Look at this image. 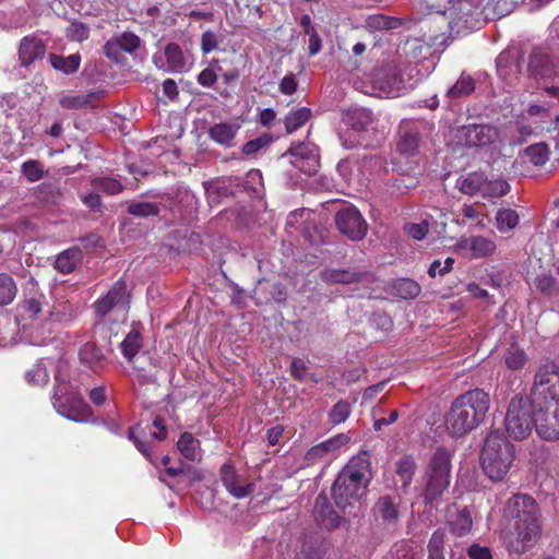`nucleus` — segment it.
<instances>
[{
	"instance_id": "1",
	"label": "nucleus",
	"mask_w": 559,
	"mask_h": 559,
	"mask_svg": "<svg viewBox=\"0 0 559 559\" xmlns=\"http://www.w3.org/2000/svg\"><path fill=\"white\" fill-rule=\"evenodd\" d=\"M508 525L502 531L503 543L510 554H524L539 539L542 514L534 498L526 493H515L504 506Z\"/></svg>"
},
{
	"instance_id": "2",
	"label": "nucleus",
	"mask_w": 559,
	"mask_h": 559,
	"mask_svg": "<svg viewBox=\"0 0 559 559\" xmlns=\"http://www.w3.org/2000/svg\"><path fill=\"white\" fill-rule=\"evenodd\" d=\"M371 463L367 452L353 456L341 469L332 486V497L342 511L359 507L371 481Z\"/></svg>"
},
{
	"instance_id": "3",
	"label": "nucleus",
	"mask_w": 559,
	"mask_h": 559,
	"mask_svg": "<svg viewBox=\"0 0 559 559\" xmlns=\"http://www.w3.org/2000/svg\"><path fill=\"white\" fill-rule=\"evenodd\" d=\"M489 408L490 396L481 389L460 394L445 417L447 431L457 438L466 436L485 420Z\"/></svg>"
},
{
	"instance_id": "4",
	"label": "nucleus",
	"mask_w": 559,
	"mask_h": 559,
	"mask_svg": "<svg viewBox=\"0 0 559 559\" xmlns=\"http://www.w3.org/2000/svg\"><path fill=\"white\" fill-rule=\"evenodd\" d=\"M515 448L499 430L488 433L485 439L480 463L484 473L493 481L502 480L513 465Z\"/></svg>"
},
{
	"instance_id": "5",
	"label": "nucleus",
	"mask_w": 559,
	"mask_h": 559,
	"mask_svg": "<svg viewBox=\"0 0 559 559\" xmlns=\"http://www.w3.org/2000/svg\"><path fill=\"white\" fill-rule=\"evenodd\" d=\"M56 380L58 384L53 394V407L63 417L76 421L85 423L90 419L92 411L83 397L76 393H69L66 384V377L63 374V367L59 366Z\"/></svg>"
},
{
	"instance_id": "6",
	"label": "nucleus",
	"mask_w": 559,
	"mask_h": 559,
	"mask_svg": "<svg viewBox=\"0 0 559 559\" xmlns=\"http://www.w3.org/2000/svg\"><path fill=\"white\" fill-rule=\"evenodd\" d=\"M535 414L536 407L527 396L512 397L504 418L508 435L515 440L526 439L535 428Z\"/></svg>"
},
{
	"instance_id": "7",
	"label": "nucleus",
	"mask_w": 559,
	"mask_h": 559,
	"mask_svg": "<svg viewBox=\"0 0 559 559\" xmlns=\"http://www.w3.org/2000/svg\"><path fill=\"white\" fill-rule=\"evenodd\" d=\"M451 455L444 448H439L432 455L426 471L427 485L423 492L427 502H433L450 485Z\"/></svg>"
},
{
	"instance_id": "8",
	"label": "nucleus",
	"mask_w": 559,
	"mask_h": 559,
	"mask_svg": "<svg viewBox=\"0 0 559 559\" xmlns=\"http://www.w3.org/2000/svg\"><path fill=\"white\" fill-rule=\"evenodd\" d=\"M94 310L98 318L94 325V334L103 335L106 332V317L110 313L120 314L126 319L128 311L127 284L123 281H117L107 295L94 304Z\"/></svg>"
},
{
	"instance_id": "9",
	"label": "nucleus",
	"mask_w": 559,
	"mask_h": 559,
	"mask_svg": "<svg viewBox=\"0 0 559 559\" xmlns=\"http://www.w3.org/2000/svg\"><path fill=\"white\" fill-rule=\"evenodd\" d=\"M528 399L535 406L559 403V371L554 362H546L538 369Z\"/></svg>"
},
{
	"instance_id": "10",
	"label": "nucleus",
	"mask_w": 559,
	"mask_h": 559,
	"mask_svg": "<svg viewBox=\"0 0 559 559\" xmlns=\"http://www.w3.org/2000/svg\"><path fill=\"white\" fill-rule=\"evenodd\" d=\"M408 86L400 73L393 69H380L376 71L364 92L378 97H399L405 94Z\"/></svg>"
},
{
	"instance_id": "11",
	"label": "nucleus",
	"mask_w": 559,
	"mask_h": 559,
	"mask_svg": "<svg viewBox=\"0 0 559 559\" xmlns=\"http://www.w3.org/2000/svg\"><path fill=\"white\" fill-rule=\"evenodd\" d=\"M148 428V432L141 426V424H136L129 429V439L133 442L134 447L151 462H153V447L148 441V437L151 439L163 441L167 437V429L164 424V420L160 417H156L152 425Z\"/></svg>"
},
{
	"instance_id": "12",
	"label": "nucleus",
	"mask_w": 559,
	"mask_h": 559,
	"mask_svg": "<svg viewBox=\"0 0 559 559\" xmlns=\"http://www.w3.org/2000/svg\"><path fill=\"white\" fill-rule=\"evenodd\" d=\"M535 430L546 441L559 439V403L550 402V405L535 406Z\"/></svg>"
},
{
	"instance_id": "13",
	"label": "nucleus",
	"mask_w": 559,
	"mask_h": 559,
	"mask_svg": "<svg viewBox=\"0 0 559 559\" xmlns=\"http://www.w3.org/2000/svg\"><path fill=\"white\" fill-rule=\"evenodd\" d=\"M335 224L340 233L352 240L362 239L368 229V225L360 212L354 206H345L335 215Z\"/></svg>"
},
{
	"instance_id": "14",
	"label": "nucleus",
	"mask_w": 559,
	"mask_h": 559,
	"mask_svg": "<svg viewBox=\"0 0 559 559\" xmlns=\"http://www.w3.org/2000/svg\"><path fill=\"white\" fill-rule=\"evenodd\" d=\"M459 142L465 146H485L498 138L496 128L487 124L463 126L456 131Z\"/></svg>"
},
{
	"instance_id": "15",
	"label": "nucleus",
	"mask_w": 559,
	"mask_h": 559,
	"mask_svg": "<svg viewBox=\"0 0 559 559\" xmlns=\"http://www.w3.org/2000/svg\"><path fill=\"white\" fill-rule=\"evenodd\" d=\"M496 243L484 236L462 237L455 245V252L472 258L481 259L491 255L496 251Z\"/></svg>"
},
{
	"instance_id": "16",
	"label": "nucleus",
	"mask_w": 559,
	"mask_h": 559,
	"mask_svg": "<svg viewBox=\"0 0 559 559\" xmlns=\"http://www.w3.org/2000/svg\"><path fill=\"white\" fill-rule=\"evenodd\" d=\"M292 164L300 171L311 175L319 167L317 148L309 143H298L290 147Z\"/></svg>"
},
{
	"instance_id": "17",
	"label": "nucleus",
	"mask_w": 559,
	"mask_h": 559,
	"mask_svg": "<svg viewBox=\"0 0 559 559\" xmlns=\"http://www.w3.org/2000/svg\"><path fill=\"white\" fill-rule=\"evenodd\" d=\"M221 479L226 490L235 498L242 499L252 493L253 483H245L242 475L229 465L224 464L221 468Z\"/></svg>"
},
{
	"instance_id": "18",
	"label": "nucleus",
	"mask_w": 559,
	"mask_h": 559,
	"mask_svg": "<svg viewBox=\"0 0 559 559\" xmlns=\"http://www.w3.org/2000/svg\"><path fill=\"white\" fill-rule=\"evenodd\" d=\"M313 515L318 524L326 530H334L341 523V516L333 509L324 492L316 498Z\"/></svg>"
},
{
	"instance_id": "19",
	"label": "nucleus",
	"mask_w": 559,
	"mask_h": 559,
	"mask_svg": "<svg viewBox=\"0 0 559 559\" xmlns=\"http://www.w3.org/2000/svg\"><path fill=\"white\" fill-rule=\"evenodd\" d=\"M531 75L540 79H554L559 75V62H555L547 53L534 52L530 57Z\"/></svg>"
},
{
	"instance_id": "20",
	"label": "nucleus",
	"mask_w": 559,
	"mask_h": 559,
	"mask_svg": "<svg viewBox=\"0 0 559 559\" xmlns=\"http://www.w3.org/2000/svg\"><path fill=\"white\" fill-rule=\"evenodd\" d=\"M377 521L385 525H395L400 518L399 498L389 495L381 496L372 508Z\"/></svg>"
},
{
	"instance_id": "21",
	"label": "nucleus",
	"mask_w": 559,
	"mask_h": 559,
	"mask_svg": "<svg viewBox=\"0 0 559 559\" xmlns=\"http://www.w3.org/2000/svg\"><path fill=\"white\" fill-rule=\"evenodd\" d=\"M420 136L412 122L404 121L400 127L397 151L405 156H414L419 152Z\"/></svg>"
},
{
	"instance_id": "22",
	"label": "nucleus",
	"mask_w": 559,
	"mask_h": 559,
	"mask_svg": "<svg viewBox=\"0 0 559 559\" xmlns=\"http://www.w3.org/2000/svg\"><path fill=\"white\" fill-rule=\"evenodd\" d=\"M45 52L46 47L41 39L35 36H26L21 40L19 58L22 66L27 67L37 59H41Z\"/></svg>"
},
{
	"instance_id": "23",
	"label": "nucleus",
	"mask_w": 559,
	"mask_h": 559,
	"mask_svg": "<svg viewBox=\"0 0 559 559\" xmlns=\"http://www.w3.org/2000/svg\"><path fill=\"white\" fill-rule=\"evenodd\" d=\"M349 438L343 433L332 437L309 449L308 452L306 453V460L309 463L313 464L323 459L324 456H326L329 453H332L340 449L341 447L347 444Z\"/></svg>"
},
{
	"instance_id": "24",
	"label": "nucleus",
	"mask_w": 559,
	"mask_h": 559,
	"mask_svg": "<svg viewBox=\"0 0 559 559\" xmlns=\"http://www.w3.org/2000/svg\"><path fill=\"white\" fill-rule=\"evenodd\" d=\"M447 523L450 532L459 537L469 534L473 528V520L466 509L449 510Z\"/></svg>"
},
{
	"instance_id": "25",
	"label": "nucleus",
	"mask_w": 559,
	"mask_h": 559,
	"mask_svg": "<svg viewBox=\"0 0 559 559\" xmlns=\"http://www.w3.org/2000/svg\"><path fill=\"white\" fill-rule=\"evenodd\" d=\"M416 468H417L416 462L409 455L402 456L396 462L395 484L397 485L399 483H401V491L403 493L408 492V488L413 481V477L415 475Z\"/></svg>"
},
{
	"instance_id": "26",
	"label": "nucleus",
	"mask_w": 559,
	"mask_h": 559,
	"mask_svg": "<svg viewBox=\"0 0 559 559\" xmlns=\"http://www.w3.org/2000/svg\"><path fill=\"white\" fill-rule=\"evenodd\" d=\"M140 46V38L133 33H122L120 36L116 37L106 43L105 51L107 57L116 58L115 49L120 48L126 52H133Z\"/></svg>"
},
{
	"instance_id": "27",
	"label": "nucleus",
	"mask_w": 559,
	"mask_h": 559,
	"mask_svg": "<svg viewBox=\"0 0 559 559\" xmlns=\"http://www.w3.org/2000/svg\"><path fill=\"white\" fill-rule=\"evenodd\" d=\"M346 123L355 131H364L373 123V114L367 108H353L345 114Z\"/></svg>"
},
{
	"instance_id": "28",
	"label": "nucleus",
	"mask_w": 559,
	"mask_h": 559,
	"mask_svg": "<svg viewBox=\"0 0 559 559\" xmlns=\"http://www.w3.org/2000/svg\"><path fill=\"white\" fill-rule=\"evenodd\" d=\"M164 53L167 61V71L181 73L190 68L183 57L181 48L177 44H168Z\"/></svg>"
},
{
	"instance_id": "29",
	"label": "nucleus",
	"mask_w": 559,
	"mask_h": 559,
	"mask_svg": "<svg viewBox=\"0 0 559 559\" xmlns=\"http://www.w3.org/2000/svg\"><path fill=\"white\" fill-rule=\"evenodd\" d=\"M177 448L186 460L190 462L201 460L200 442L192 433L183 432L177 442Z\"/></svg>"
},
{
	"instance_id": "30",
	"label": "nucleus",
	"mask_w": 559,
	"mask_h": 559,
	"mask_svg": "<svg viewBox=\"0 0 559 559\" xmlns=\"http://www.w3.org/2000/svg\"><path fill=\"white\" fill-rule=\"evenodd\" d=\"M484 177L483 173H469L457 180V187L461 192L474 197L481 195L484 191Z\"/></svg>"
},
{
	"instance_id": "31",
	"label": "nucleus",
	"mask_w": 559,
	"mask_h": 559,
	"mask_svg": "<svg viewBox=\"0 0 559 559\" xmlns=\"http://www.w3.org/2000/svg\"><path fill=\"white\" fill-rule=\"evenodd\" d=\"M238 130V124L221 122L211 127L209 133L211 139L216 143L230 146Z\"/></svg>"
},
{
	"instance_id": "32",
	"label": "nucleus",
	"mask_w": 559,
	"mask_h": 559,
	"mask_svg": "<svg viewBox=\"0 0 559 559\" xmlns=\"http://www.w3.org/2000/svg\"><path fill=\"white\" fill-rule=\"evenodd\" d=\"M82 260V252L79 248H71L59 253L55 266L61 273L72 272Z\"/></svg>"
},
{
	"instance_id": "33",
	"label": "nucleus",
	"mask_w": 559,
	"mask_h": 559,
	"mask_svg": "<svg viewBox=\"0 0 559 559\" xmlns=\"http://www.w3.org/2000/svg\"><path fill=\"white\" fill-rule=\"evenodd\" d=\"M497 229L504 234L513 230L520 223V216L513 209H499L495 217Z\"/></svg>"
},
{
	"instance_id": "34",
	"label": "nucleus",
	"mask_w": 559,
	"mask_h": 559,
	"mask_svg": "<svg viewBox=\"0 0 559 559\" xmlns=\"http://www.w3.org/2000/svg\"><path fill=\"white\" fill-rule=\"evenodd\" d=\"M99 98V93H88L85 95H63L60 97L59 103L67 109H79L87 106H94V102Z\"/></svg>"
},
{
	"instance_id": "35",
	"label": "nucleus",
	"mask_w": 559,
	"mask_h": 559,
	"mask_svg": "<svg viewBox=\"0 0 559 559\" xmlns=\"http://www.w3.org/2000/svg\"><path fill=\"white\" fill-rule=\"evenodd\" d=\"M393 294L402 299H414L420 294V286L409 278H400L392 286Z\"/></svg>"
},
{
	"instance_id": "36",
	"label": "nucleus",
	"mask_w": 559,
	"mask_h": 559,
	"mask_svg": "<svg viewBox=\"0 0 559 559\" xmlns=\"http://www.w3.org/2000/svg\"><path fill=\"white\" fill-rule=\"evenodd\" d=\"M50 63L53 69L69 74L75 72L79 69L81 63V56L79 53H73L68 57L51 55Z\"/></svg>"
},
{
	"instance_id": "37",
	"label": "nucleus",
	"mask_w": 559,
	"mask_h": 559,
	"mask_svg": "<svg viewBox=\"0 0 559 559\" xmlns=\"http://www.w3.org/2000/svg\"><path fill=\"white\" fill-rule=\"evenodd\" d=\"M510 189V185L504 179L489 180L486 176L484 177L483 198H500L508 194Z\"/></svg>"
},
{
	"instance_id": "38",
	"label": "nucleus",
	"mask_w": 559,
	"mask_h": 559,
	"mask_svg": "<svg viewBox=\"0 0 559 559\" xmlns=\"http://www.w3.org/2000/svg\"><path fill=\"white\" fill-rule=\"evenodd\" d=\"M310 116L311 111L306 107L290 111L285 118V128L287 133H293L304 126L310 119Z\"/></svg>"
},
{
	"instance_id": "39",
	"label": "nucleus",
	"mask_w": 559,
	"mask_h": 559,
	"mask_svg": "<svg viewBox=\"0 0 559 559\" xmlns=\"http://www.w3.org/2000/svg\"><path fill=\"white\" fill-rule=\"evenodd\" d=\"M16 293L17 287L14 280L5 273H0V306L10 305Z\"/></svg>"
},
{
	"instance_id": "40",
	"label": "nucleus",
	"mask_w": 559,
	"mask_h": 559,
	"mask_svg": "<svg viewBox=\"0 0 559 559\" xmlns=\"http://www.w3.org/2000/svg\"><path fill=\"white\" fill-rule=\"evenodd\" d=\"M21 173L28 182H37L47 176L44 165L36 159L25 160L21 165Z\"/></svg>"
},
{
	"instance_id": "41",
	"label": "nucleus",
	"mask_w": 559,
	"mask_h": 559,
	"mask_svg": "<svg viewBox=\"0 0 559 559\" xmlns=\"http://www.w3.org/2000/svg\"><path fill=\"white\" fill-rule=\"evenodd\" d=\"M527 158L536 166H542L549 159V148L546 143H536L525 150Z\"/></svg>"
},
{
	"instance_id": "42",
	"label": "nucleus",
	"mask_w": 559,
	"mask_h": 559,
	"mask_svg": "<svg viewBox=\"0 0 559 559\" xmlns=\"http://www.w3.org/2000/svg\"><path fill=\"white\" fill-rule=\"evenodd\" d=\"M325 277L331 283L352 284L361 281L362 273L346 270H333L326 273Z\"/></svg>"
},
{
	"instance_id": "43",
	"label": "nucleus",
	"mask_w": 559,
	"mask_h": 559,
	"mask_svg": "<svg viewBox=\"0 0 559 559\" xmlns=\"http://www.w3.org/2000/svg\"><path fill=\"white\" fill-rule=\"evenodd\" d=\"M124 357L138 370H146L152 364L151 352H123Z\"/></svg>"
},
{
	"instance_id": "44",
	"label": "nucleus",
	"mask_w": 559,
	"mask_h": 559,
	"mask_svg": "<svg viewBox=\"0 0 559 559\" xmlns=\"http://www.w3.org/2000/svg\"><path fill=\"white\" fill-rule=\"evenodd\" d=\"M93 186L103 192H106L108 194H117L122 191L123 187L122 185L114 178H107V177H100L96 178L93 181Z\"/></svg>"
},
{
	"instance_id": "45",
	"label": "nucleus",
	"mask_w": 559,
	"mask_h": 559,
	"mask_svg": "<svg viewBox=\"0 0 559 559\" xmlns=\"http://www.w3.org/2000/svg\"><path fill=\"white\" fill-rule=\"evenodd\" d=\"M67 37L72 41H83L90 36V28L82 22H72L66 31Z\"/></svg>"
},
{
	"instance_id": "46",
	"label": "nucleus",
	"mask_w": 559,
	"mask_h": 559,
	"mask_svg": "<svg viewBox=\"0 0 559 559\" xmlns=\"http://www.w3.org/2000/svg\"><path fill=\"white\" fill-rule=\"evenodd\" d=\"M350 404L346 401H338L330 411V420L337 425L344 423L350 414Z\"/></svg>"
},
{
	"instance_id": "47",
	"label": "nucleus",
	"mask_w": 559,
	"mask_h": 559,
	"mask_svg": "<svg viewBox=\"0 0 559 559\" xmlns=\"http://www.w3.org/2000/svg\"><path fill=\"white\" fill-rule=\"evenodd\" d=\"M142 345L141 326L132 324L130 332L121 342V349H139Z\"/></svg>"
},
{
	"instance_id": "48",
	"label": "nucleus",
	"mask_w": 559,
	"mask_h": 559,
	"mask_svg": "<svg viewBox=\"0 0 559 559\" xmlns=\"http://www.w3.org/2000/svg\"><path fill=\"white\" fill-rule=\"evenodd\" d=\"M475 88L474 80L469 76H462L457 82L450 88L449 94L452 97H461L472 93Z\"/></svg>"
},
{
	"instance_id": "49",
	"label": "nucleus",
	"mask_w": 559,
	"mask_h": 559,
	"mask_svg": "<svg viewBox=\"0 0 559 559\" xmlns=\"http://www.w3.org/2000/svg\"><path fill=\"white\" fill-rule=\"evenodd\" d=\"M128 212L134 216H150L158 213V207L155 203L151 202H136L132 203L128 207Z\"/></svg>"
},
{
	"instance_id": "50",
	"label": "nucleus",
	"mask_w": 559,
	"mask_h": 559,
	"mask_svg": "<svg viewBox=\"0 0 559 559\" xmlns=\"http://www.w3.org/2000/svg\"><path fill=\"white\" fill-rule=\"evenodd\" d=\"M535 287L540 293L550 295L557 290V281L550 274H540L535 278Z\"/></svg>"
},
{
	"instance_id": "51",
	"label": "nucleus",
	"mask_w": 559,
	"mask_h": 559,
	"mask_svg": "<svg viewBox=\"0 0 559 559\" xmlns=\"http://www.w3.org/2000/svg\"><path fill=\"white\" fill-rule=\"evenodd\" d=\"M366 24L372 31L390 29L394 26L393 20L382 14L368 16Z\"/></svg>"
},
{
	"instance_id": "52",
	"label": "nucleus",
	"mask_w": 559,
	"mask_h": 559,
	"mask_svg": "<svg viewBox=\"0 0 559 559\" xmlns=\"http://www.w3.org/2000/svg\"><path fill=\"white\" fill-rule=\"evenodd\" d=\"M453 258H447L443 262L440 260H435L428 269V274L430 277H436L438 275L443 276L453 269Z\"/></svg>"
},
{
	"instance_id": "53",
	"label": "nucleus",
	"mask_w": 559,
	"mask_h": 559,
	"mask_svg": "<svg viewBox=\"0 0 559 559\" xmlns=\"http://www.w3.org/2000/svg\"><path fill=\"white\" fill-rule=\"evenodd\" d=\"M80 361L91 368L97 370L102 367V355L99 352H79Z\"/></svg>"
},
{
	"instance_id": "54",
	"label": "nucleus",
	"mask_w": 559,
	"mask_h": 559,
	"mask_svg": "<svg viewBox=\"0 0 559 559\" xmlns=\"http://www.w3.org/2000/svg\"><path fill=\"white\" fill-rule=\"evenodd\" d=\"M217 35L213 31H205L201 36V50L207 55L215 50L218 46Z\"/></svg>"
},
{
	"instance_id": "55",
	"label": "nucleus",
	"mask_w": 559,
	"mask_h": 559,
	"mask_svg": "<svg viewBox=\"0 0 559 559\" xmlns=\"http://www.w3.org/2000/svg\"><path fill=\"white\" fill-rule=\"evenodd\" d=\"M504 360L509 369L519 370L526 364L527 358L524 352H508Z\"/></svg>"
},
{
	"instance_id": "56",
	"label": "nucleus",
	"mask_w": 559,
	"mask_h": 559,
	"mask_svg": "<svg viewBox=\"0 0 559 559\" xmlns=\"http://www.w3.org/2000/svg\"><path fill=\"white\" fill-rule=\"evenodd\" d=\"M445 533L442 528L436 530L428 543V552H443Z\"/></svg>"
},
{
	"instance_id": "57",
	"label": "nucleus",
	"mask_w": 559,
	"mask_h": 559,
	"mask_svg": "<svg viewBox=\"0 0 559 559\" xmlns=\"http://www.w3.org/2000/svg\"><path fill=\"white\" fill-rule=\"evenodd\" d=\"M407 234L416 240H421L428 233V223L423 221L421 223H411L405 227Z\"/></svg>"
},
{
	"instance_id": "58",
	"label": "nucleus",
	"mask_w": 559,
	"mask_h": 559,
	"mask_svg": "<svg viewBox=\"0 0 559 559\" xmlns=\"http://www.w3.org/2000/svg\"><path fill=\"white\" fill-rule=\"evenodd\" d=\"M270 143V139L267 138H257L247 142L242 147V153L245 155H251L260 151L262 147L266 146Z\"/></svg>"
},
{
	"instance_id": "59",
	"label": "nucleus",
	"mask_w": 559,
	"mask_h": 559,
	"mask_svg": "<svg viewBox=\"0 0 559 559\" xmlns=\"http://www.w3.org/2000/svg\"><path fill=\"white\" fill-rule=\"evenodd\" d=\"M467 555L471 559H492L490 549L478 544L469 546Z\"/></svg>"
},
{
	"instance_id": "60",
	"label": "nucleus",
	"mask_w": 559,
	"mask_h": 559,
	"mask_svg": "<svg viewBox=\"0 0 559 559\" xmlns=\"http://www.w3.org/2000/svg\"><path fill=\"white\" fill-rule=\"evenodd\" d=\"M290 373L295 379L305 380L308 374V368L302 359H294L290 362Z\"/></svg>"
},
{
	"instance_id": "61",
	"label": "nucleus",
	"mask_w": 559,
	"mask_h": 559,
	"mask_svg": "<svg viewBox=\"0 0 559 559\" xmlns=\"http://www.w3.org/2000/svg\"><path fill=\"white\" fill-rule=\"evenodd\" d=\"M217 80V75L215 70L212 67H209L201 71L198 76V83L204 87H211Z\"/></svg>"
},
{
	"instance_id": "62",
	"label": "nucleus",
	"mask_w": 559,
	"mask_h": 559,
	"mask_svg": "<svg viewBox=\"0 0 559 559\" xmlns=\"http://www.w3.org/2000/svg\"><path fill=\"white\" fill-rule=\"evenodd\" d=\"M467 292L474 297V298H478V299H481L484 301H486L487 304H493V301L491 300V297L489 295V293L481 288L478 284L476 283H471L467 285Z\"/></svg>"
},
{
	"instance_id": "63",
	"label": "nucleus",
	"mask_w": 559,
	"mask_h": 559,
	"mask_svg": "<svg viewBox=\"0 0 559 559\" xmlns=\"http://www.w3.org/2000/svg\"><path fill=\"white\" fill-rule=\"evenodd\" d=\"M297 90V83L294 75H286L280 82V91L285 95H292Z\"/></svg>"
},
{
	"instance_id": "64",
	"label": "nucleus",
	"mask_w": 559,
	"mask_h": 559,
	"mask_svg": "<svg viewBox=\"0 0 559 559\" xmlns=\"http://www.w3.org/2000/svg\"><path fill=\"white\" fill-rule=\"evenodd\" d=\"M163 92L164 94L170 98L174 99L178 95V87L174 80L167 79L163 82Z\"/></svg>"
}]
</instances>
